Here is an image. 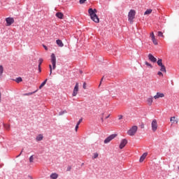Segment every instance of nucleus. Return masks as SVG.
<instances>
[{
	"mask_svg": "<svg viewBox=\"0 0 179 179\" xmlns=\"http://www.w3.org/2000/svg\"><path fill=\"white\" fill-rule=\"evenodd\" d=\"M88 13L90 16V19L92 20L94 23H99L100 19L99 18V16H97V10L94 8H89Z\"/></svg>",
	"mask_w": 179,
	"mask_h": 179,
	"instance_id": "f257e3e1",
	"label": "nucleus"
},
{
	"mask_svg": "<svg viewBox=\"0 0 179 179\" xmlns=\"http://www.w3.org/2000/svg\"><path fill=\"white\" fill-rule=\"evenodd\" d=\"M50 61L52 64V69H55L57 68V57H55V54L54 53L51 54Z\"/></svg>",
	"mask_w": 179,
	"mask_h": 179,
	"instance_id": "f03ea898",
	"label": "nucleus"
},
{
	"mask_svg": "<svg viewBox=\"0 0 179 179\" xmlns=\"http://www.w3.org/2000/svg\"><path fill=\"white\" fill-rule=\"evenodd\" d=\"M135 15H136V12L135 10H130L128 14V20L129 22H133L134 19H135Z\"/></svg>",
	"mask_w": 179,
	"mask_h": 179,
	"instance_id": "7ed1b4c3",
	"label": "nucleus"
},
{
	"mask_svg": "<svg viewBox=\"0 0 179 179\" xmlns=\"http://www.w3.org/2000/svg\"><path fill=\"white\" fill-rule=\"evenodd\" d=\"M136 131H138V127L137 126H133L127 131V134L129 135V136H134V135H135V134H136Z\"/></svg>",
	"mask_w": 179,
	"mask_h": 179,
	"instance_id": "20e7f679",
	"label": "nucleus"
},
{
	"mask_svg": "<svg viewBox=\"0 0 179 179\" xmlns=\"http://www.w3.org/2000/svg\"><path fill=\"white\" fill-rule=\"evenodd\" d=\"M157 64L158 66L161 67V69H160L161 72H166V66H164L162 59H158Z\"/></svg>",
	"mask_w": 179,
	"mask_h": 179,
	"instance_id": "39448f33",
	"label": "nucleus"
},
{
	"mask_svg": "<svg viewBox=\"0 0 179 179\" xmlns=\"http://www.w3.org/2000/svg\"><path fill=\"white\" fill-rule=\"evenodd\" d=\"M117 137V134H111L109 136H108L103 141L104 143H110L114 138Z\"/></svg>",
	"mask_w": 179,
	"mask_h": 179,
	"instance_id": "423d86ee",
	"label": "nucleus"
},
{
	"mask_svg": "<svg viewBox=\"0 0 179 179\" xmlns=\"http://www.w3.org/2000/svg\"><path fill=\"white\" fill-rule=\"evenodd\" d=\"M78 92H79V83H76L72 94L73 97L76 96L78 95Z\"/></svg>",
	"mask_w": 179,
	"mask_h": 179,
	"instance_id": "0eeeda50",
	"label": "nucleus"
},
{
	"mask_svg": "<svg viewBox=\"0 0 179 179\" xmlns=\"http://www.w3.org/2000/svg\"><path fill=\"white\" fill-rule=\"evenodd\" d=\"M151 127L153 132H156L157 131V120L154 119L151 123Z\"/></svg>",
	"mask_w": 179,
	"mask_h": 179,
	"instance_id": "6e6552de",
	"label": "nucleus"
},
{
	"mask_svg": "<svg viewBox=\"0 0 179 179\" xmlns=\"http://www.w3.org/2000/svg\"><path fill=\"white\" fill-rule=\"evenodd\" d=\"M6 26H12L13 23H15V19L13 17H8L6 18Z\"/></svg>",
	"mask_w": 179,
	"mask_h": 179,
	"instance_id": "1a4fd4ad",
	"label": "nucleus"
},
{
	"mask_svg": "<svg viewBox=\"0 0 179 179\" xmlns=\"http://www.w3.org/2000/svg\"><path fill=\"white\" fill-rule=\"evenodd\" d=\"M127 143H128V141L125 138L122 139L119 145L120 149H124V148H125L127 145Z\"/></svg>",
	"mask_w": 179,
	"mask_h": 179,
	"instance_id": "9d476101",
	"label": "nucleus"
},
{
	"mask_svg": "<svg viewBox=\"0 0 179 179\" xmlns=\"http://www.w3.org/2000/svg\"><path fill=\"white\" fill-rule=\"evenodd\" d=\"M148 59H150L151 61V62H157V59H156V57H155V56H153V55L152 54H149L148 55Z\"/></svg>",
	"mask_w": 179,
	"mask_h": 179,
	"instance_id": "9b49d317",
	"label": "nucleus"
},
{
	"mask_svg": "<svg viewBox=\"0 0 179 179\" xmlns=\"http://www.w3.org/2000/svg\"><path fill=\"white\" fill-rule=\"evenodd\" d=\"M162 97H164V94L162 92H157V94L154 96V99H155V100Z\"/></svg>",
	"mask_w": 179,
	"mask_h": 179,
	"instance_id": "f8f14e48",
	"label": "nucleus"
},
{
	"mask_svg": "<svg viewBox=\"0 0 179 179\" xmlns=\"http://www.w3.org/2000/svg\"><path fill=\"white\" fill-rule=\"evenodd\" d=\"M146 156H148V152H144L142 156L140 157L139 162L142 163L145 159H146Z\"/></svg>",
	"mask_w": 179,
	"mask_h": 179,
	"instance_id": "ddd939ff",
	"label": "nucleus"
},
{
	"mask_svg": "<svg viewBox=\"0 0 179 179\" xmlns=\"http://www.w3.org/2000/svg\"><path fill=\"white\" fill-rule=\"evenodd\" d=\"M56 17H58V19H64V13H62L61 12L57 13Z\"/></svg>",
	"mask_w": 179,
	"mask_h": 179,
	"instance_id": "4468645a",
	"label": "nucleus"
},
{
	"mask_svg": "<svg viewBox=\"0 0 179 179\" xmlns=\"http://www.w3.org/2000/svg\"><path fill=\"white\" fill-rule=\"evenodd\" d=\"M147 103L148 106H151L152 103H153V96H150V98L148 99Z\"/></svg>",
	"mask_w": 179,
	"mask_h": 179,
	"instance_id": "2eb2a0df",
	"label": "nucleus"
},
{
	"mask_svg": "<svg viewBox=\"0 0 179 179\" xmlns=\"http://www.w3.org/2000/svg\"><path fill=\"white\" fill-rule=\"evenodd\" d=\"M56 43H57V45H59V47H63L64 46V43H62V41H61L60 39H57L56 41Z\"/></svg>",
	"mask_w": 179,
	"mask_h": 179,
	"instance_id": "dca6fc26",
	"label": "nucleus"
},
{
	"mask_svg": "<svg viewBox=\"0 0 179 179\" xmlns=\"http://www.w3.org/2000/svg\"><path fill=\"white\" fill-rule=\"evenodd\" d=\"M50 178L51 179H57V178H58V174L57 173H52L50 175Z\"/></svg>",
	"mask_w": 179,
	"mask_h": 179,
	"instance_id": "f3484780",
	"label": "nucleus"
},
{
	"mask_svg": "<svg viewBox=\"0 0 179 179\" xmlns=\"http://www.w3.org/2000/svg\"><path fill=\"white\" fill-rule=\"evenodd\" d=\"M171 122H172V124H174V122H176V124L178 122V120H176V117H171L170 119Z\"/></svg>",
	"mask_w": 179,
	"mask_h": 179,
	"instance_id": "a211bd4d",
	"label": "nucleus"
},
{
	"mask_svg": "<svg viewBox=\"0 0 179 179\" xmlns=\"http://www.w3.org/2000/svg\"><path fill=\"white\" fill-rule=\"evenodd\" d=\"M43 136H42V134H39L38 136H36V140L38 141H43Z\"/></svg>",
	"mask_w": 179,
	"mask_h": 179,
	"instance_id": "6ab92c4d",
	"label": "nucleus"
},
{
	"mask_svg": "<svg viewBox=\"0 0 179 179\" xmlns=\"http://www.w3.org/2000/svg\"><path fill=\"white\" fill-rule=\"evenodd\" d=\"M152 9H148L145 11L144 15H150L152 13Z\"/></svg>",
	"mask_w": 179,
	"mask_h": 179,
	"instance_id": "aec40b11",
	"label": "nucleus"
},
{
	"mask_svg": "<svg viewBox=\"0 0 179 179\" xmlns=\"http://www.w3.org/2000/svg\"><path fill=\"white\" fill-rule=\"evenodd\" d=\"M23 80L22 79V77H17L15 79V82H17V83H20V82H22Z\"/></svg>",
	"mask_w": 179,
	"mask_h": 179,
	"instance_id": "412c9836",
	"label": "nucleus"
},
{
	"mask_svg": "<svg viewBox=\"0 0 179 179\" xmlns=\"http://www.w3.org/2000/svg\"><path fill=\"white\" fill-rule=\"evenodd\" d=\"M2 73H3V66L0 65V76H2Z\"/></svg>",
	"mask_w": 179,
	"mask_h": 179,
	"instance_id": "4be33fe9",
	"label": "nucleus"
},
{
	"mask_svg": "<svg viewBox=\"0 0 179 179\" xmlns=\"http://www.w3.org/2000/svg\"><path fill=\"white\" fill-rule=\"evenodd\" d=\"M145 64L147 66H149V68H150L152 69V68H153V66H152V64H150V63L148 62H145Z\"/></svg>",
	"mask_w": 179,
	"mask_h": 179,
	"instance_id": "5701e85b",
	"label": "nucleus"
},
{
	"mask_svg": "<svg viewBox=\"0 0 179 179\" xmlns=\"http://www.w3.org/2000/svg\"><path fill=\"white\" fill-rule=\"evenodd\" d=\"M152 41L155 45H157V41L156 40V38H152Z\"/></svg>",
	"mask_w": 179,
	"mask_h": 179,
	"instance_id": "b1692460",
	"label": "nucleus"
},
{
	"mask_svg": "<svg viewBox=\"0 0 179 179\" xmlns=\"http://www.w3.org/2000/svg\"><path fill=\"white\" fill-rule=\"evenodd\" d=\"M66 110H62L59 113V115H64V114H66Z\"/></svg>",
	"mask_w": 179,
	"mask_h": 179,
	"instance_id": "393cba45",
	"label": "nucleus"
},
{
	"mask_svg": "<svg viewBox=\"0 0 179 179\" xmlns=\"http://www.w3.org/2000/svg\"><path fill=\"white\" fill-rule=\"evenodd\" d=\"M49 68H50V76H51L52 74V66L50 64Z\"/></svg>",
	"mask_w": 179,
	"mask_h": 179,
	"instance_id": "a878e982",
	"label": "nucleus"
},
{
	"mask_svg": "<svg viewBox=\"0 0 179 179\" xmlns=\"http://www.w3.org/2000/svg\"><path fill=\"white\" fill-rule=\"evenodd\" d=\"M34 93H36V92L25 93L24 94V96H31V94H34Z\"/></svg>",
	"mask_w": 179,
	"mask_h": 179,
	"instance_id": "bb28decb",
	"label": "nucleus"
},
{
	"mask_svg": "<svg viewBox=\"0 0 179 179\" xmlns=\"http://www.w3.org/2000/svg\"><path fill=\"white\" fill-rule=\"evenodd\" d=\"M97 157H99V154L97 152H96L94 154L92 159H97Z\"/></svg>",
	"mask_w": 179,
	"mask_h": 179,
	"instance_id": "cd10ccee",
	"label": "nucleus"
},
{
	"mask_svg": "<svg viewBox=\"0 0 179 179\" xmlns=\"http://www.w3.org/2000/svg\"><path fill=\"white\" fill-rule=\"evenodd\" d=\"M34 160V157H33V155H31L29 157V163H33V161Z\"/></svg>",
	"mask_w": 179,
	"mask_h": 179,
	"instance_id": "c85d7f7f",
	"label": "nucleus"
},
{
	"mask_svg": "<svg viewBox=\"0 0 179 179\" xmlns=\"http://www.w3.org/2000/svg\"><path fill=\"white\" fill-rule=\"evenodd\" d=\"M47 80H48V78H46L41 85L44 87L45 85V83H47Z\"/></svg>",
	"mask_w": 179,
	"mask_h": 179,
	"instance_id": "c756f323",
	"label": "nucleus"
},
{
	"mask_svg": "<svg viewBox=\"0 0 179 179\" xmlns=\"http://www.w3.org/2000/svg\"><path fill=\"white\" fill-rule=\"evenodd\" d=\"M158 36L159 37H164V36H163V32H162V31H158Z\"/></svg>",
	"mask_w": 179,
	"mask_h": 179,
	"instance_id": "7c9ffc66",
	"label": "nucleus"
},
{
	"mask_svg": "<svg viewBox=\"0 0 179 179\" xmlns=\"http://www.w3.org/2000/svg\"><path fill=\"white\" fill-rule=\"evenodd\" d=\"M82 121H83V119L80 118L78 122H77L76 125H80V122H82Z\"/></svg>",
	"mask_w": 179,
	"mask_h": 179,
	"instance_id": "2f4dec72",
	"label": "nucleus"
},
{
	"mask_svg": "<svg viewBox=\"0 0 179 179\" xmlns=\"http://www.w3.org/2000/svg\"><path fill=\"white\" fill-rule=\"evenodd\" d=\"M41 64H43V59H39L38 66H41Z\"/></svg>",
	"mask_w": 179,
	"mask_h": 179,
	"instance_id": "473e14b6",
	"label": "nucleus"
},
{
	"mask_svg": "<svg viewBox=\"0 0 179 179\" xmlns=\"http://www.w3.org/2000/svg\"><path fill=\"white\" fill-rule=\"evenodd\" d=\"M87 0H80L79 2L80 3V5H83V3H85V2H86Z\"/></svg>",
	"mask_w": 179,
	"mask_h": 179,
	"instance_id": "72a5a7b5",
	"label": "nucleus"
},
{
	"mask_svg": "<svg viewBox=\"0 0 179 179\" xmlns=\"http://www.w3.org/2000/svg\"><path fill=\"white\" fill-rule=\"evenodd\" d=\"M71 170H72V166H68L66 169V171H71Z\"/></svg>",
	"mask_w": 179,
	"mask_h": 179,
	"instance_id": "f704fd0d",
	"label": "nucleus"
},
{
	"mask_svg": "<svg viewBox=\"0 0 179 179\" xmlns=\"http://www.w3.org/2000/svg\"><path fill=\"white\" fill-rule=\"evenodd\" d=\"M4 127H5L6 129H7V130H9V128H10V126H9L8 124H6V125H4Z\"/></svg>",
	"mask_w": 179,
	"mask_h": 179,
	"instance_id": "c9c22d12",
	"label": "nucleus"
},
{
	"mask_svg": "<svg viewBox=\"0 0 179 179\" xmlns=\"http://www.w3.org/2000/svg\"><path fill=\"white\" fill-rule=\"evenodd\" d=\"M157 75H159V76H163V73H162V71H158Z\"/></svg>",
	"mask_w": 179,
	"mask_h": 179,
	"instance_id": "e433bc0d",
	"label": "nucleus"
},
{
	"mask_svg": "<svg viewBox=\"0 0 179 179\" xmlns=\"http://www.w3.org/2000/svg\"><path fill=\"white\" fill-rule=\"evenodd\" d=\"M122 118H124V116H122V115H118V120H122Z\"/></svg>",
	"mask_w": 179,
	"mask_h": 179,
	"instance_id": "4c0bfd02",
	"label": "nucleus"
},
{
	"mask_svg": "<svg viewBox=\"0 0 179 179\" xmlns=\"http://www.w3.org/2000/svg\"><path fill=\"white\" fill-rule=\"evenodd\" d=\"M150 36H151V38H155V34L153 32H152L150 34Z\"/></svg>",
	"mask_w": 179,
	"mask_h": 179,
	"instance_id": "58836bf2",
	"label": "nucleus"
},
{
	"mask_svg": "<svg viewBox=\"0 0 179 179\" xmlns=\"http://www.w3.org/2000/svg\"><path fill=\"white\" fill-rule=\"evenodd\" d=\"M78 128H79V125L76 124L75 128L76 131H78Z\"/></svg>",
	"mask_w": 179,
	"mask_h": 179,
	"instance_id": "ea45409f",
	"label": "nucleus"
},
{
	"mask_svg": "<svg viewBox=\"0 0 179 179\" xmlns=\"http://www.w3.org/2000/svg\"><path fill=\"white\" fill-rule=\"evenodd\" d=\"M83 87L86 90V83H83Z\"/></svg>",
	"mask_w": 179,
	"mask_h": 179,
	"instance_id": "a19ab883",
	"label": "nucleus"
},
{
	"mask_svg": "<svg viewBox=\"0 0 179 179\" xmlns=\"http://www.w3.org/2000/svg\"><path fill=\"white\" fill-rule=\"evenodd\" d=\"M43 48L47 51L48 50V48L45 45H43Z\"/></svg>",
	"mask_w": 179,
	"mask_h": 179,
	"instance_id": "79ce46f5",
	"label": "nucleus"
},
{
	"mask_svg": "<svg viewBox=\"0 0 179 179\" xmlns=\"http://www.w3.org/2000/svg\"><path fill=\"white\" fill-rule=\"evenodd\" d=\"M38 71L39 72H41V66H38Z\"/></svg>",
	"mask_w": 179,
	"mask_h": 179,
	"instance_id": "37998d69",
	"label": "nucleus"
},
{
	"mask_svg": "<svg viewBox=\"0 0 179 179\" xmlns=\"http://www.w3.org/2000/svg\"><path fill=\"white\" fill-rule=\"evenodd\" d=\"M22 152H23V151H21V152L19 154V155H17L16 157H20V156L22 155Z\"/></svg>",
	"mask_w": 179,
	"mask_h": 179,
	"instance_id": "c03bdc74",
	"label": "nucleus"
},
{
	"mask_svg": "<svg viewBox=\"0 0 179 179\" xmlns=\"http://www.w3.org/2000/svg\"><path fill=\"white\" fill-rule=\"evenodd\" d=\"M103 79H104V76L102 77L101 80L100 84H99V86H100V85H101V82L103 81Z\"/></svg>",
	"mask_w": 179,
	"mask_h": 179,
	"instance_id": "a18cd8bd",
	"label": "nucleus"
},
{
	"mask_svg": "<svg viewBox=\"0 0 179 179\" xmlns=\"http://www.w3.org/2000/svg\"><path fill=\"white\" fill-rule=\"evenodd\" d=\"M1 96H2V94H1V92H0V103L1 101Z\"/></svg>",
	"mask_w": 179,
	"mask_h": 179,
	"instance_id": "49530a36",
	"label": "nucleus"
},
{
	"mask_svg": "<svg viewBox=\"0 0 179 179\" xmlns=\"http://www.w3.org/2000/svg\"><path fill=\"white\" fill-rule=\"evenodd\" d=\"M42 87H43V85H42L41 84V85L39 86V89H41Z\"/></svg>",
	"mask_w": 179,
	"mask_h": 179,
	"instance_id": "de8ad7c7",
	"label": "nucleus"
},
{
	"mask_svg": "<svg viewBox=\"0 0 179 179\" xmlns=\"http://www.w3.org/2000/svg\"><path fill=\"white\" fill-rule=\"evenodd\" d=\"M109 117H110V115H108V116L106 117V120H107Z\"/></svg>",
	"mask_w": 179,
	"mask_h": 179,
	"instance_id": "09e8293b",
	"label": "nucleus"
},
{
	"mask_svg": "<svg viewBox=\"0 0 179 179\" xmlns=\"http://www.w3.org/2000/svg\"><path fill=\"white\" fill-rule=\"evenodd\" d=\"M101 120L102 122H104V119H103V117H101Z\"/></svg>",
	"mask_w": 179,
	"mask_h": 179,
	"instance_id": "8fccbe9b",
	"label": "nucleus"
},
{
	"mask_svg": "<svg viewBox=\"0 0 179 179\" xmlns=\"http://www.w3.org/2000/svg\"><path fill=\"white\" fill-rule=\"evenodd\" d=\"M29 178L33 179V177H31V176H29Z\"/></svg>",
	"mask_w": 179,
	"mask_h": 179,
	"instance_id": "3c124183",
	"label": "nucleus"
},
{
	"mask_svg": "<svg viewBox=\"0 0 179 179\" xmlns=\"http://www.w3.org/2000/svg\"><path fill=\"white\" fill-rule=\"evenodd\" d=\"M172 179H174V178H172Z\"/></svg>",
	"mask_w": 179,
	"mask_h": 179,
	"instance_id": "603ef678",
	"label": "nucleus"
}]
</instances>
